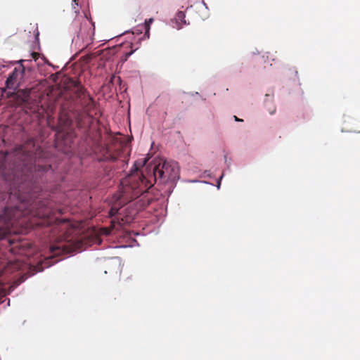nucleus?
<instances>
[{
  "mask_svg": "<svg viewBox=\"0 0 360 360\" xmlns=\"http://www.w3.org/2000/svg\"><path fill=\"white\" fill-rule=\"evenodd\" d=\"M152 172V175L146 178L136 169L122 180L117 193L112 196L113 204L109 211L110 217L121 215L123 205L146 192L153 182L163 184L166 187L165 193L169 194L179 177L178 164L172 161L160 162L153 167Z\"/></svg>",
  "mask_w": 360,
  "mask_h": 360,
  "instance_id": "f03ea898",
  "label": "nucleus"
},
{
  "mask_svg": "<svg viewBox=\"0 0 360 360\" xmlns=\"http://www.w3.org/2000/svg\"><path fill=\"white\" fill-rule=\"evenodd\" d=\"M153 18H150L148 20H146L144 23V28H145V35L147 36V37H149V32H150V25L153 22Z\"/></svg>",
  "mask_w": 360,
  "mask_h": 360,
  "instance_id": "f8f14e48",
  "label": "nucleus"
},
{
  "mask_svg": "<svg viewBox=\"0 0 360 360\" xmlns=\"http://www.w3.org/2000/svg\"><path fill=\"white\" fill-rule=\"evenodd\" d=\"M75 97L78 99V103L82 107L86 115L93 117L91 112L96 108V103L86 89L79 83L71 81Z\"/></svg>",
  "mask_w": 360,
  "mask_h": 360,
  "instance_id": "7ed1b4c3",
  "label": "nucleus"
},
{
  "mask_svg": "<svg viewBox=\"0 0 360 360\" xmlns=\"http://www.w3.org/2000/svg\"><path fill=\"white\" fill-rule=\"evenodd\" d=\"M79 0H72V8L76 14L79 13V7L78 4Z\"/></svg>",
  "mask_w": 360,
  "mask_h": 360,
  "instance_id": "4468645a",
  "label": "nucleus"
},
{
  "mask_svg": "<svg viewBox=\"0 0 360 360\" xmlns=\"http://www.w3.org/2000/svg\"><path fill=\"white\" fill-rule=\"evenodd\" d=\"M133 51H131L129 53H126V58H128L129 56H130L131 54H132Z\"/></svg>",
  "mask_w": 360,
  "mask_h": 360,
  "instance_id": "6ab92c4d",
  "label": "nucleus"
},
{
  "mask_svg": "<svg viewBox=\"0 0 360 360\" xmlns=\"http://www.w3.org/2000/svg\"><path fill=\"white\" fill-rule=\"evenodd\" d=\"M185 18V14L183 11H179L176 14V20H181V25H186V20H184ZM182 27V25H180V26H178L177 27V29H181Z\"/></svg>",
  "mask_w": 360,
  "mask_h": 360,
  "instance_id": "ddd939ff",
  "label": "nucleus"
},
{
  "mask_svg": "<svg viewBox=\"0 0 360 360\" xmlns=\"http://www.w3.org/2000/svg\"><path fill=\"white\" fill-rule=\"evenodd\" d=\"M78 248L79 244L73 240L72 237L65 235L63 238L60 239L57 245L51 247V251L54 253L56 250H58V252H56V254L70 253L76 251Z\"/></svg>",
  "mask_w": 360,
  "mask_h": 360,
  "instance_id": "20e7f679",
  "label": "nucleus"
},
{
  "mask_svg": "<svg viewBox=\"0 0 360 360\" xmlns=\"http://www.w3.org/2000/svg\"><path fill=\"white\" fill-rule=\"evenodd\" d=\"M87 117L86 112L84 110H79L75 115V122L77 128H83L85 127V118ZM88 117H89L88 116Z\"/></svg>",
  "mask_w": 360,
  "mask_h": 360,
  "instance_id": "6e6552de",
  "label": "nucleus"
},
{
  "mask_svg": "<svg viewBox=\"0 0 360 360\" xmlns=\"http://www.w3.org/2000/svg\"><path fill=\"white\" fill-rule=\"evenodd\" d=\"M8 242L9 245L11 246L9 249V251L13 254L17 253V249L20 248L22 245L20 241H15L14 239L8 238Z\"/></svg>",
  "mask_w": 360,
  "mask_h": 360,
  "instance_id": "9d476101",
  "label": "nucleus"
},
{
  "mask_svg": "<svg viewBox=\"0 0 360 360\" xmlns=\"http://www.w3.org/2000/svg\"><path fill=\"white\" fill-rule=\"evenodd\" d=\"M32 58L36 60L38 58L39 54L38 53L34 52L32 53Z\"/></svg>",
  "mask_w": 360,
  "mask_h": 360,
  "instance_id": "dca6fc26",
  "label": "nucleus"
},
{
  "mask_svg": "<svg viewBox=\"0 0 360 360\" xmlns=\"http://www.w3.org/2000/svg\"><path fill=\"white\" fill-rule=\"evenodd\" d=\"M25 68L20 65L15 67L6 80V87L9 89L16 90L20 81L23 78Z\"/></svg>",
  "mask_w": 360,
  "mask_h": 360,
  "instance_id": "39448f33",
  "label": "nucleus"
},
{
  "mask_svg": "<svg viewBox=\"0 0 360 360\" xmlns=\"http://www.w3.org/2000/svg\"><path fill=\"white\" fill-rule=\"evenodd\" d=\"M274 112H275V109H274V110L271 111V112H270V114H274Z\"/></svg>",
  "mask_w": 360,
  "mask_h": 360,
  "instance_id": "aec40b11",
  "label": "nucleus"
},
{
  "mask_svg": "<svg viewBox=\"0 0 360 360\" xmlns=\"http://www.w3.org/2000/svg\"><path fill=\"white\" fill-rule=\"evenodd\" d=\"M20 268V263L18 261H15L14 262H9L7 266L5 268V271H13L18 270Z\"/></svg>",
  "mask_w": 360,
  "mask_h": 360,
  "instance_id": "9b49d317",
  "label": "nucleus"
},
{
  "mask_svg": "<svg viewBox=\"0 0 360 360\" xmlns=\"http://www.w3.org/2000/svg\"><path fill=\"white\" fill-rule=\"evenodd\" d=\"M111 222L112 224V227L115 228V223H116L115 219H112Z\"/></svg>",
  "mask_w": 360,
  "mask_h": 360,
  "instance_id": "a211bd4d",
  "label": "nucleus"
},
{
  "mask_svg": "<svg viewBox=\"0 0 360 360\" xmlns=\"http://www.w3.org/2000/svg\"><path fill=\"white\" fill-rule=\"evenodd\" d=\"M234 117V120L236 121V122H243V120L241 119H239L238 117H237L236 115L233 116Z\"/></svg>",
  "mask_w": 360,
  "mask_h": 360,
  "instance_id": "f3484780",
  "label": "nucleus"
},
{
  "mask_svg": "<svg viewBox=\"0 0 360 360\" xmlns=\"http://www.w3.org/2000/svg\"><path fill=\"white\" fill-rule=\"evenodd\" d=\"M72 120L69 117H67L65 121V124L67 127H70L72 124Z\"/></svg>",
  "mask_w": 360,
  "mask_h": 360,
  "instance_id": "2eb2a0df",
  "label": "nucleus"
},
{
  "mask_svg": "<svg viewBox=\"0 0 360 360\" xmlns=\"http://www.w3.org/2000/svg\"><path fill=\"white\" fill-rule=\"evenodd\" d=\"M31 89H19L16 91V97L20 99L22 103H28L30 96Z\"/></svg>",
  "mask_w": 360,
  "mask_h": 360,
  "instance_id": "1a4fd4ad",
  "label": "nucleus"
},
{
  "mask_svg": "<svg viewBox=\"0 0 360 360\" xmlns=\"http://www.w3.org/2000/svg\"><path fill=\"white\" fill-rule=\"evenodd\" d=\"M122 153L120 144H119L117 147H115V149H113L112 146H108L105 148V153L103 154L101 159L103 160L114 162L121 157Z\"/></svg>",
  "mask_w": 360,
  "mask_h": 360,
  "instance_id": "0eeeda50",
  "label": "nucleus"
},
{
  "mask_svg": "<svg viewBox=\"0 0 360 360\" xmlns=\"http://www.w3.org/2000/svg\"><path fill=\"white\" fill-rule=\"evenodd\" d=\"M32 169H7L0 161V239L49 225L50 210L34 195Z\"/></svg>",
  "mask_w": 360,
  "mask_h": 360,
  "instance_id": "f257e3e1",
  "label": "nucleus"
},
{
  "mask_svg": "<svg viewBox=\"0 0 360 360\" xmlns=\"http://www.w3.org/2000/svg\"><path fill=\"white\" fill-rule=\"evenodd\" d=\"M74 41L76 44H79L82 49L87 47L91 43V33L86 21L81 24L79 31Z\"/></svg>",
  "mask_w": 360,
  "mask_h": 360,
  "instance_id": "423d86ee",
  "label": "nucleus"
}]
</instances>
